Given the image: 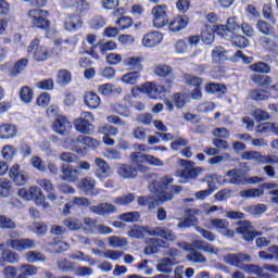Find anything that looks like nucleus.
<instances>
[{
	"instance_id": "nucleus-1",
	"label": "nucleus",
	"mask_w": 278,
	"mask_h": 278,
	"mask_svg": "<svg viewBox=\"0 0 278 278\" xmlns=\"http://www.w3.org/2000/svg\"><path fill=\"white\" fill-rule=\"evenodd\" d=\"M175 179L170 176H165L159 180L152 181L149 185V190L152 194H155V202L156 203H165V201H173L175 194H179L182 188L181 186H172L169 191L168 190L170 184H173Z\"/></svg>"
},
{
	"instance_id": "nucleus-2",
	"label": "nucleus",
	"mask_w": 278,
	"mask_h": 278,
	"mask_svg": "<svg viewBox=\"0 0 278 278\" xmlns=\"http://www.w3.org/2000/svg\"><path fill=\"white\" fill-rule=\"evenodd\" d=\"M17 194L21 199H24V201H35L36 205L43 207V210L51 207V205L46 202L47 197L39 187L31 186L28 189L22 188L17 191Z\"/></svg>"
},
{
	"instance_id": "nucleus-3",
	"label": "nucleus",
	"mask_w": 278,
	"mask_h": 278,
	"mask_svg": "<svg viewBox=\"0 0 278 278\" xmlns=\"http://www.w3.org/2000/svg\"><path fill=\"white\" fill-rule=\"evenodd\" d=\"M94 114L90 112H83L80 116L74 121V127L79 134L90 136L94 134Z\"/></svg>"
},
{
	"instance_id": "nucleus-4",
	"label": "nucleus",
	"mask_w": 278,
	"mask_h": 278,
	"mask_svg": "<svg viewBox=\"0 0 278 278\" xmlns=\"http://www.w3.org/2000/svg\"><path fill=\"white\" fill-rule=\"evenodd\" d=\"M27 16L29 23L33 24V27H36L37 29H47L51 25V22L47 20L49 12L42 9L30 10L28 11Z\"/></svg>"
},
{
	"instance_id": "nucleus-5",
	"label": "nucleus",
	"mask_w": 278,
	"mask_h": 278,
	"mask_svg": "<svg viewBox=\"0 0 278 278\" xmlns=\"http://www.w3.org/2000/svg\"><path fill=\"white\" fill-rule=\"evenodd\" d=\"M64 142L67 144V147H72V151H75L79 144H83V147H88L89 149H97V147L101 144V141L85 135H79L78 137H67L65 138Z\"/></svg>"
},
{
	"instance_id": "nucleus-6",
	"label": "nucleus",
	"mask_w": 278,
	"mask_h": 278,
	"mask_svg": "<svg viewBox=\"0 0 278 278\" xmlns=\"http://www.w3.org/2000/svg\"><path fill=\"white\" fill-rule=\"evenodd\" d=\"M242 160L256 162V164H278V156L273 154L264 155L260 151H244L241 154Z\"/></svg>"
},
{
	"instance_id": "nucleus-7",
	"label": "nucleus",
	"mask_w": 278,
	"mask_h": 278,
	"mask_svg": "<svg viewBox=\"0 0 278 278\" xmlns=\"http://www.w3.org/2000/svg\"><path fill=\"white\" fill-rule=\"evenodd\" d=\"M27 53L30 58H34L36 62H47V60L51 58L49 50L46 47L40 46L39 39H34L29 43Z\"/></svg>"
},
{
	"instance_id": "nucleus-8",
	"label": "nucleus",
	"mask_w": 278,
	"mask_h": 278,
	"mask_svg": "<svg viewBox=\"0 0 278 278\" xmlns=\"http://www.w3.org/2000/svg\"><path fill=\"white\" fill-rule=\"evenodd\" d=\"M152 21L156 29H162L168 24V7L166 4L155 5L152 11Z\"/></svg>"
},
{
	"instance_id": "nucleus-9",
	"label": "nucleus",
	"mask_w": 278,
	"mask_h": 278,
	"mask_svg": "<svg viewBox=\"0 0 278 278\" xmlns=\"http://www.w3.org/2000/svg\"><path fill=\"white\" fill-rule=\"evenodd\" d=\"M141 92H143V94H148L150 99H157L160 94L170 92V84L167 83L166 85H156L153 83H146L141 87Z\"/></svg>"
},
{
	"instance_id": "nucleus-10",
	"label": "nucleus",
	"mask_w": 278,
	"mask_h": 278,
	"mask_svg": "<svg viewBox=\"0 0 278 278\" xmlns=\"http://www.w3.org/2000/svg\"><path fill=\"white\" fill-rule=\"evenodd\" d=\"M9 177L15 186H26L29 181V174L16 163L9 169Z\"/></svg>"
},
{
	"instance_id": "nucleus-11",
	"label": "nucleus",
	"mask_w": 278,
	"mask_h": 278,
	"mask_svg": "<svg viewBox=\"0 0 278 278\" xmlns=\"http://www.w3.org/2000/svg\"><path fill=\"white\" fill-rule=\"evenodd\" d=\"M168 255L170 256V258H162L161 261H159L156 265V269L159 270V273H166L167 275H170V273H173V266H175L176 264L175 257L179 255V251L172 249L168 251Z\"/></svg>"
},
{
	"instance_id": "nucleus-12",
	"label": "nucleus",
	"mask_w": 278,
	"mask_h": 278,
	"mask_svg": "<svg viewBox=\"0 0 278 278\" xmlns=\"http://www.w3.org/2000/svg\"><path fill=\"white\" fill-rule=\"evenodd\" d=\"M224 262H226V264H229L230 266H235L236 268L242 270L244 262H253V257L244 253H232L224 256Z\"/></svg>"
},
{
	"instance_id": "nucleus-13",
	"label": "nucleus",
	"mask_w": 278,
	"mask_h": 278,
	"mask_svg": "<svg viewBox=\"0 0 278 278\" xmlns=\"http://www.w3.org/2000/svg\"><path fill=\"white\" fill-rule=\"evenodd\" d=\"M96 172L94 175L100 181H105L108 177H112V167L101 157H96Z\"/></svg>"
},
{
	"instance_id": "nucleus-14",
	"label": "nucleus",
	"mask_w": 278,
	"mask_h": 278,
	"mask_svg": "<svg viewBox=\"0 0 278 278\" xmlns=\"http://www.w3.org/2000/svg\"><path fill=\"white\" fill-rule=\"evenodd\" d=\"M7 247L18 251H28L29 249H36V241L34 239H9L7 241Z\"/></svg>"
},
{
	"instance_id": "nucleus-15",
	"label": "nucleus",
	"mask_w": 278,
	"mask_h": 278,
	"mask_svg": "<svg viewBox=\"0 0 278 278\" xmlns=\"http://www.w3.org/2000/svg\"><path fill=\"white\" fill-rule=\"evenodd\" d=\"M163 40H164V35H162V33L157 30H154L143 35L141 39V45L147 49H153L157 47V45H162Z\"/></svg>"
},
{
	"instance_id": "nucleus-16",
	"label": "nucleus",
	"mask_w": 278,
	"mask_h": 278,
	"mask_svg": "<svg viewBox=\"0 0 278 278\" xmlns=\"http://www.w3.org/2000/svg\"><path fill=\"white\" fill-rule=\"evenodd\" d=\"M179 164L181 167V177L185 179H195L199 177V173H201V167H194V162L188 160H179Z\"/></svg>"
},
{
	"instance_id": "nucleus-17",
	"label": "nucleus",
	"mask_w": 278,
	"mask_h": 278,
	"mask_svg": "<svg viewBox=\"0 0 278 278\" xmlns=\"http://www.w3.org/2000/svg\"><path fill=\"white\" fill-rule=\"evenodd\" d=\"M116 173L122 179H136L138 177V168L127 163H116Z\"/></svg>"
},
{
	"instance_id": "nucleus-18",
	"label": "nucleus",
	"mask_w": 278,
	"mask_h": 278,
	"mask_svg": "<svg viewBox=\"0 0 278 278\" xmlns=\"http://www.w3.org/2000/svg\"><path fill=\"white\" fill-rule=\"evenodd\" d=\"M71 129H73V125H71V122H68L64 115L55 117L53 123V131H55V134L66 136L67 134H71Z\"/></svg>"
},
{
	"instance_id": "nucleus-19",
	"label": "nucleus",
	"mask_w": 278,
	"mask_h": 278,
	"mask_svg": "<svg viewBox=\"0 0 278 278\" xmlns=\"http://www.w3.org/2000/svg\"><path fill=\"white\" fill-rule=\"evenodd\" d=\"M97 187V180L92 177H86L80 180L78 185V190L87 194V197H97L99 190L94 189Z\"/></svg>"
},
{
	"instance_id": "nucleus-20",
	"label": "nucleus",
	"mask_w": 278,
	"mask_h": 278,
	"mask_svg": "<svg viewBox=\"0 0 278 278\" xmlns=\"http://www.w3.org/2000/svg\"><path fill=\"white\" fill-rule=\"evenodd\" d=\"M84 26V20H81V15L79 14H68L64 18V28L66 31H77V29H81Z\"/></svg>"
},
{
	"instance_id": "nucleus-21",
	"label": "nucleus",
	"mask_w": 278,
	"mask_h": 278,
	"mask_svg": "<svg viewBox=\"0 0 278 278\" xmlns=\"http://www.w3.org/2000/svg\"><path fill=\"white\" fill-rule=\"evenodd\" d=\"M150 233L152 238H163L166 242H175L177 240V235L173 230L162 226L152 228Z\"/></svg>"
},
{
	"instance_id": "nucleus-22",
	"label": "nucleus",
	"mask_w": 278,
	"mask_h": 278,
	"mask_svg": "<svg viewBox=\"0 0 278 278\" xmlns=\"http://www.w3.org/2000/svg\"><path fill=\"white\" fill-rule=\"evenodd\" d=\"M90 200L84 197H75L68 203L64 205L63 213L71 214V210H77L78 207H89Z\"/></svg>"
},
{
	"instance_id": "nucleus-23",
	"label": "nucleus",
	"mask_w": 278,
	"mask_h": 278,
	"mask_svg": "<svg viewBox=\"0 0 278 278\" xmlns=\"http://www.w3.org/2000/svg\"><path fill=\"white\" fill-rule=\"evenodd\" d=\"M92 214H98V216H105L110 214H114L116 212V207L112 203H100L98 205H92L89 207Z\"/></svg>"
},
{
	"instance_id": "nucleus-24",
	"label": "nucleus",
	"mask_w": 278,
	"mask_h": 278,
	"mask_svg": "<svg viewBox=\"0 0 278 278\" xmlns=\"http://www.w3.org/2000/svg\"><path fill=\"white\" fill-rule=\"evenodd\" d=\"M237 233H240L247 242H251L255 238V230L250 222H241L237 227Z\"/></svg>"
},
{
	"instance_id": "nucleus-25",
	"label": "nucleus",
	"mask_w": 278,
	"mask_h": 278,
	"mask_svg": "<svg viewBox=\"0 0 278 278\" xmlns=\"http://www.w3.org/2000/svg\"><path fill=\"white\" fill-rule=\"evenodd\" d=\"M18 134V128L12 124L0 125V140H12L16 138Z\"/></svg>"
},
{
	"instance_id": "nucleus-26",
	"label": "nucleus",
	"mask_w": 278,
	"mask_h": 278,
	"mask_svg": "<svg viewBox=\"0 0 278 278\" xmlns=\"http://www.w3.org/2000/svg\"><path fill=\"white\" fill-rule=\"evenodd\" d=\"M148 154H143L142 152H132L130 154V162L131 164H135L137 166L138 170L141 173H148L149 167L142 165L144 162H147Z\"/></svg>"
},
{
	"instance_id": "nucleus-27",
	"label": "nucleus",
	"mask_w": 278,
	"mask_h": 278,
	"mask_svg": "<svg viewBox=\"0 0 278 278\" xmlns=\"http://www.w3.org/2000/svg\"><path fill=\"white\" fill-rule=\"evenodd\" d=\"M190 23V18L186 15H178L174 17V20L169 23L170 31H181V29H186L188 24Z\"/></svg>"
},
{
	"instance_id": "nucleus-28",
	"label": "nucleus",
	"mask_w": 278,
	"mask_h": 278,
	"mask_svg": "<svg viewBox=\"0 0 278 278\" xmlns=\"http://www.w3.org/2000/svg\"><path fill=\"white\" fill-rule=\"evenodd\" d=\"M142 62H144L142 56H128L124 60V65L130 68V71H135V73H141L143 68Z\"/></svg>"
},
{
	"instance_id": "nucleus-29",
	"label": "nucleus",
	"mask_w": 278,
	"mask_h": 278,
	"mask_svg": "<svg viewBox=\"0 0 278 278\" xmlns=\"http://www.w3.org/2000/svg\"><path fill=\"white\" fill-rule=\"evenodd\" d=\"M151 231H153V228L149 226H135L132 229L128 231L129 238H136L137 240H142L144 236H151Z\"/></svg>"
},
{
	"instance_id": "nucleus-30",
	"label": "nucleus",
	"mask_w": 278,
	"mask_h": 278,
	"mask_svg": "<svg viewBox=\"0 0 278 278\" xmlns=\"http://www.w3.org/2000/svg\"><path fill=\"white\" fill-rule=\"evenodd\" d=\"M192 247H194V249H199V251H204V253H211L212 255H218V253H220L218 248L203 240H194L192 242Z\"/></svg>"
},
{
	"instance_id": "nucleus-31",
	"label": "nucleus",
	"mask_w": 278,
	"mask_h": 278,
	"mask_svg": "<svg viewBox=\"0 0 278 278\" xmlns=\"http://www.w3.org/2000/svg\"><path fill=\"white\" fill-rule=\"evenodd\" d=\"M63 177H61L64 181H70L71 184H75L79 179V169L73 168V166L64 167L62 166Z\"/></svg>"
},
{
	"instance_id": "nucleus-32",
	"label": "nucleus",
	"mask_w": 278,
	"mask_h": 278,
	"mask_svg": "<svg viewBox=\"0 0 278 278\" xmlns=\"http://www.w3.org/2000/svg\"><path fill=\"white\" fill-rule=\"evenodd\" d=\"M162 244H164V241L157 238H151L148 240V247L144 248V254L146 255H153L155 253L160 252V249H162Z\"/></svg>"
},
{
	"instance_id": "nucleus-33",
	"label": "nucleus",
	"mask_w": 278,
	"mask_h": 278,
	"mask_svg": "<svg viewBox=\"0 0 278 278\" xmlns=\"http://www.w3.org/2000/svg\"><path fill=\"white\" fill-rule=\"evenodd\" d=\"M20 273L16 278H28L38 275V267L31 264H22L20 266Z\"/></svg>"
},
{
	"instance_id": "nucleus-34",
	"label": "nucleus",
	"mask_w": 278,
	"mask_h": 278,
	"mask_svg": "<svg viewBox=\"0 0 278 278\" xmlns=\"http://www.w3.org/2000/svg\"><path fill=\"white\" fill-rule=\"evenodd\" d=\"M256 29L260 34H263V36L275 37V27L264 20H257Z\"/></svg>"
},
{
	"instance_id": "nucleus-35",
	"label": "nucleus",
	"mask_w": 278,
	"mask_h": 278,
	"mask_svg": "<svg viewBox=\"0 0 278 278\" xmlns=\"http://www.w3.org/2000/svg\"><path fill=\"white\" fill-rule=\"evenodd\" d=\"M211 58L214 64H223V62L227 61V50L220 46L215 47L212 50Z\"/></svg>"
},
{
	"instance_id": "nucleus-36",
	"label": "nucleus",
	"mask_w": 278,
	"mask_h": 278,
	"mask_svg": "<svg viewBox=\"0 0 278 278\" xmlns=\"http://www.w3.org/2000/svg\"><path fill=\"white\" fill-rule=\"evenodd\" d=\"M84 101L89 110H97V108L101 105V98H99V96L92 91L85 94Z\"/></svg>"
},
{
	"instance_id": "nucleus-37",
	"label": "nucleus",
	"mask_w": 278,
	"mask_h": 278,
	"mask_svg": "<svg viewBox=\"0 0 278 278\" xmlns=\"http://www.w3.org/2000/svg\"><path fill=\"white\" fill-rule=\"evenodd\" d=\"M227 177H229V184L235 186H242L244 184V176H242V169H230L227 172Z\"/></svg>"
},
{
	"instance_id": "nucleus-38",
	"label": "nucleus",
	"mask_w": 278,
	"mask_h": 278,
	"mask_svg": "<svg viewBox=\"0 0 278 278\" xmlns=\"http://www.w3.org/2000/svg\"><path fill=\"white\" fill-rule=\"evenodd\" d=\"M108 243L111 249H125L129 242L126 238L118 236H111L108 238Z\"/></svg>"
},
{
	"instance_id": "nucleus-39",
	"label": "nucleus",
	"mask_w": 278,
	"mask_h": 278,
	"mask_svg": "<svg viewBox=\"0 0 278 278\" xmlns=\"http://www.w3.org/2000/svg\"><path fill=\"white\" fill-rule=\"evenodd\" d=\"M25 260L28 264H38V262H47V256L38 251H28L25 253Z\"/></svg>"
},
{
	"instance_id": "nucleus-40",
	"label": "nucleus",
	"mask_w": 278,
	"mask_h": 278,
	"mask_svg": "<svg viewBox=\"0 0 278 278\" xmlns=\"http://www.w3.org/2000/svg\"><path fill=\"white\" fill-rule=\"evenodd\" d=\"M139 79H140L139 72H129V73L124 74L121 77V81L123 84H126V86H136L138 84Z\"/></svg>"
},
{
	"instance_id": "nucleus-41",
	"label": "nucleus",
	"mask_w": 278,
	"mask_h": 278,
	"mask_svg": "<svg viewBox=\"0 0 278 278\" xmlns=\"http://www.w3.org/2000/svg\"><path fill=\"white\" fill-rule=\"evenodd\" d=\"M249 97L252 101H268V99H270L268 91L263 89H251L249 91Z\"/></svg>"
},
{
	"instance_id": "nucleus-42",
	"label": "nucleus",
	"mask_w": 278,
	"mask_h": 278,
	"mask_svg": "<svg viewBox=\"0 0 278 278\" xmlns=\"http://www.w3.org/2000/svg\"><path fill=\"white\" fill-rule=\"evenodd\" d=\"M251 79L254 84L261 86V88H268V86L273 84V78H270V76L254 74L251 76Z\"/></svg>"
},
{
	"instance_id": "nucleus-43",
	"label": "nucleus",
	"mask_w": 278,
	"mask_h": 278,
	"mask_svg": "<svg viewBox=\"0 0 278 278\" xmlns=\"http://www.w3.org/2000/svg\"><path fill=\"white\" fill-rule=\"evenodd\" d=\"M2 260L9 264H18V262H21V256L12 250H4L2 252Z\"/></svg>"
},
{
	"instance_id": "nucleus-44",
	"label": "nucleus",
	"mask_w": 278,
	"mask_h": 278,
	"mask_svg": "<svg viewBox=\"0 0 278 278\" xmlns=\"http://www.w3.org/2000/svg\"><path fill=\"white\" fill-rule=\"evenodd\" d=\"M267 210L268 207H266V204H256L245 207L244 212H248L251 216H262Z\"/></svg>"
},
{
	"instance_id": "nucleus-45",
	"label": "nucleus",
	"mask_w": 278,
	"mask_h": 278,
	"mask_svg": "<svg viewBox=\"0 0 278 278\" xmlns=\"http://www.w3.org/2000/svg\"><path fill=\"white\" fill-rule=\"evenodd\" d=\"M240 197H242V199H260V197H264V190L262 189L241 190Z\"/></svg>"
},
{
	"instance_id": "nucleus-46",
	"label": "nucleus",
	"mask_w": 278,
	"mask_h": 278,
	"mask_svg": "<svg viewBox=\"0 0 278 278\" xmlns=\"http://www.w3.org/2000/svg\"><path fill=\"white\" fill-rule=\"evenodd\" d=\"M72 260H77L78 262H87L91 266L96 264L94 258H92L90 255L81 252V251H76L70 255Z\"/></svg>"
},
{
	"instance_id": "nucleus-47",
	"label": "nucleus",
	"mask_w": 278,
	"mask_h": 278,
	"mask_svg": "<svg viewBox=\"0 0 278 278\" xmlns=\"http://www.w3.org/2000/svg\"><path fill=\"white\" fill-rule=\"evenodd\" d=\"M103 157H105L106 160H113L115 162H119V160H123V152L114 148H108L103 152Z\"/></svg>"
},
{
	"instance_id": "nucleus-48",
	"label": "nucleus",
	"mask_w": 278,
	"mask_h": 278,
	"mask_svg": "<svg viewBox=\"0 0 278 278\" xmlns=\"http://www.w3.org/2000/svg\"><path fill=\"white\" fill-rule=\"evenodd\" d=\"M63 225L67 229H70V231H77L80 227H84V224L81 223V220L73 217L64 219Z\"/></svg>"
},
{
	"instance_id": "nucleus-49",
	"label": "nucleus",
	"mask_w": 278,
	"mask_h": 278,
	"mask_svg": "<svg viewBox=\"0 0 278 278\" xmlns=\"http://www.w3.org/2000/svg\"><path fill=\"white\" fill-rule=\"evenodd\" d=\"M201 39L204 45H212L214 42V28L205 26V28L202 30Z\"/></svg>"
},
{
	"instance_id": "nucleus-50",
	"label": "nucleus",
	"mask_w": 278,
	"mask_h": 278,
	"mask_svg": "<svg viewBox=\"0 0 278 278\" xmlns=\"http://www.w3.org/2000/svg\"><path fill=\"white\" fill-rule=\"evenodd\" d=\"M17 152L18 150H16V147L12 144H7L2 148L1 155L3 160H14V156Z\"/></svg>"
},
{
	"instance_id": "nucleus-51",
	"label": "nucleus",
	"mask_w": 278,
	"mask_h": 278,
	"mask_svg": "<svg viewBox=\"0 0 278 278\" xmlns=\"http://www.w3.org/2000/svg\"><path fill=\"white\" fill-rule=\"evenodd\" d=\"M118 219L123 220L124 223H138L140 220V213L139 212L124 213L118 216Z\"/></svg>"
},
{
	"instance_id": "nucleus-52",
	"label": "nucleus",
	"mask_w": 278,
	"mask_h": 278,
	"mask_svg": "<svg viewBox=\"0 0 278 278\" xmlns=\"http://www.w3.org/2000/svg\"><path fill=\"white\" fill-rule=\"evenodd\" d=\"M134 201H136V195L134 193H128L113 199V203L116 205H129L130 203H134Z\"/></svg>"
},
{
	"instance_id": "nucleus-53",
	"label": "nucleus",
	"mask_w": 278,
	"mask_h": 278,
	"mask_svg": "<svg viewBox=\"0 0 278 278\" xmlns=\"http://www.w3.org/2000/svg\"><path fill=\"white\" fill-rule=\"evenodd\" d=\"M210 225L213 227V229H218V231L229 229V222H227V219L212 218L210 219Z\"/></svg>"
},
{
	"instance_id": "nucleus-54",
	"label": "nucleus",
	"mask_w": 278,
	"mask_h": 278,
	"mask_svg": "<svg viewBox=\"0 0 278 278\" xmlns=\"http://www.w3.org/2000/svg\"><path fill=\"white\" fill-rule=\"evenodd\" d=\"M250 71H253V73H270V65L266 64L264 62H257L249 66Z\"/></svg>"
},
{
	"instance_id": "nucleus-55",
	"label": "nucleus",
	"mask_w": 278,
	"mask_h": 278,
	"mask_svg": "<svg viewBox=\"0 0 278 278\" xmlns=\"http://www.w3.org/2000/svg\"><path fill=\"white\" fill-rule=\"evenodd\" d=\"M115 25L119 26V29L124 31V29H129L134 26V20L129 16H121L116 22Z\"/></svg>"
},
{
	"instance_id": "nucleus-56",
	"label": "nucleus",
	"mask_w": 278,
	"mask_h": 278,
	"mask_svg": "<svg viewBox=\"0 0 278 278\" xmlns=\"http://www.w3.org/2000/svg\"><path fill=\"white\" fill-rule=\"evenodd\" d=\"M154 73L157 77H173V68L168 65H157Z\"/></svg>"
},
{
	"instance_id": "nucleus-57",
	"label": "nucleus",
	"mask_w": 278,
	"mask_h": 278,
	"mask_svg": "<svg viewBox=\"0 0 278 278\" xmlns=\"http://www.w3.org/2000/svg\"><path fill=\"white\" fill-rule=\"evenodd\" d=\"M187 260L193 262V264H205L207 262V258L201 252L197 251L189 253Z\"/></svg>"
},
{
	"instance_id": "nucleus-58",
	"label": "nucleus",
	"mask_w": 278,
	"mask_h": 278,
	"mask_svg": "<svg viewBox=\"0 0 278 278\" xmlns=\"http://www.w3.org/2000/svg\"><path fill=\"white\" fill-rule=\"evenodd\" d=\"M27 64H29V61L27 59H21L18 60L14 66L11 68L12 75H21V73L27 68Z\"/></svg>"
},
{
	"instance_id": "nucleus-59",
	"label": "nucleus",
	"mask_w": 278,
	"mask_h": 278,
	"mask_svg": "<svg viewBox=\"0 0 278 278\" xmlns=\"http://www.w3.org/2000/svg\"><path fill=\"white\" fill-rule=\"evenodd\" d=\"M20 97L23 103H31V101H34V90L29 87H23L21 89Z\"/></svg>"
},
{
	"instance_id": "nucleus-60",
	"label": "nucleus",
	"mask_w": 278,
	"mask_h": 278,
	"mask_svg": "<svg viewBox=\"0 0 278 278\" xmlns=\"http://www.w3.org/2000/svg\"><path fill=\"white\" fill-rule=\"evenodd\" d=\"M56 266L59 270H62L63 273H72L74 270L73 263L71 261H67L66 258H59L56 262Z\"/></svg>"
},
{
	"instance_id": "nucleus-61",
	"label": "nucleus",
	"mask_w": 278,
	"mask_h": 278,
	"mask_svg": "<svg viewBox=\"0 0 278 278\" xmlns=\"http://www.w3.org/2000/svg\"><path fill=\"white\" fill-rule=\"evenodd\" d=\"M58 84L60 86H67V84H71V72L66 70H60L58 73Z\"/></svg>"
},
{
	"instance_id": "nucleus-62",
	"label": "nucleus",
	"mask_w": 278,
	"mask_h": 278,
	"mask_svg": "<svg viewBox=\"0 0 278 278\" xmlns=\"http://www.w3.org/2000/svg\"><path fill=\"white\" fill-rule=\"evenodd\" d=\"M99 134H103V136H118V128L112 125H104L98 128Z\"/></svg>"
},
{
	"instance_id": "nucleus-63",
	"label": "nucleus",
	"mask_w": 278,
	"mask_h": 278,
	"mask_svg": "<svg viewBox=\"0 0 278 278\" xmlns=\"http://www.w3.org/2000/svg\"><path fill=\"white\" fill-rule=\"evenodd\" d=\"M84 229L85 231H87L88 233H94L97 231V219L94 218H90V217H86L84 219Z\"/></svg>"
},
{
	"instance_id": "nucleus-64",
	"label": "nucleus",
	"mask_w": 278,
	"mask_h": 278,
	"mask_svg": "<svg viewBox=\"0 0 278 278\" xmlns=\"http://www.w3.org/2000/svg\"><path fill=\"white\" fill-rule=\"evenodd\" d=\"M105 18L101 15L89 20V26L91 27V29H101V27H105Z\"/></svg>"
}]
</instances>
